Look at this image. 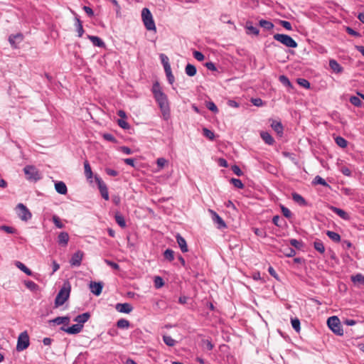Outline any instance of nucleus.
Here are the masks:
<instances>
[{
  "label": "nucleus",
  "instance_id": "1",
  "mask_svg": "<svg viewBox=\"0 0 364 364\" xmlns=\"http://www.w3.org/2000/svg\"><path fill=\"white\" fill-rule=\"evenodd\" d=\"M71 290L70 284L67 282L63 284L55 299V306L58 307L65 304L70 296Z\"/></svg>",
  "mask_w": 364,
  "mask_h": 364
},
{
  "label": "nucleus",
  "instance_id": "2",
  "mask_svg": "<svg viewBox=\"0 0 364 364\" xmlns=\"http://www.w3.org/2000/svg\"><path fill=\"white\" fill-rule=\"evenodd\" d=\"M327 325L329 328L336 335L343 336V329L339 318L336 316L329 317L327 320Z\"/></svg>",
  "mask_w": 364,
  "mask_h": 364
},
{
  "label": "nucleus",
  "instance_id": "3",
  "mask_svg": "<svg viewBox=\"0 0 364 364\" xmlns=\"http://www.w3.org/2000/svg\"><path fill=\"white\" fill-rule=\"evenodd\" d=\"M141 18L147 30L152 31L156 29V26L152 15L147 8H144L142 9Z\"/></svg>",
  "mask_w": 364,
  "mask_h": 364
},
{
  "label": "nucleus",
  "instance_id": "4",
  "mask_svg": "<svg viewBox=\"0 0 364 364\" xmlns=\"http://www.w3.org/2000/svg\"><path fill=\"white\" fill-rule=\"evenodd\" d=\"M274 38L288 48L297 47V43L288 35L277 33L274 35Z\"/></svg>",
  "mask_w": 364,
  "mask_h": 364
},
{
  "label": "nucleus",
  "instance_id": "5",
  "mask_svg": "<svg viewBox=\"0 0 364 364\" xmlns=\"http://www.w3.org/2000/svg\"><path fill=\"white\" fill-rule=\"evenodd\" d=\"M23 171L28 181H36L41 178V175L39 171L33 166H25Z\"/></svg>",
  "mask_w": 364,
  "mask_h": 364
},
{
  "label": "nucleus",
  "instance_id": "6",
  "mask_svg": "<svg viewBox=\"0 0 364 364\" xmlns=\"http://www.w3.org/2000/svg\"><path fill=\"white\" fill-rule=\"evenodd\" d=\"M16 210L18 216L23 221H27L32 217L31 213L23 203H18Z\"/></svg>",
  "mask_w": 364,
  "mask_h": 364
},
{
  "label": "nucleus",
  "instance_id": "7",
  "mask_svg": "<svg viewBox=\"0 0 364 364\" xmlns=\"http://www.w3.org/2000/svg\"><path fill=\"white\" fill-rule=\"evenodd\" d=\"M29 346V337L26 331L22 332L17 341L16 350L18 351H22L27 348Z\"/></svg>",
  "mask_w": 364,
  "mask_h": 364
},
{
  "label": "nucleus",
  "instance_id": "8",
  "mask_svg": "<svg viewBox=\"0 0 364 364\" xmlns=\"http://www.w3.org/2000/svg\"><path fill=\"white\" fill-rule=\"evenodd\" d=\"M156 100L157 101L160 108L163 111H166L168 108V102L166 96L162 92L158 93L154 95Z\"/></svg>",
  "mask_w": 364,
  "mask_h": 364
},
{
  "label": "nucleus",
  "instance_id": "9",
  "mask_svg": "<svg viewBox=\"0 0 364 364\" xmlns=\"http://www.w3.org/2000/svg\"><path fill=\"white\" fill-rule=\"evenodd\" d=\"M83 252L78 250L73 256L70 260L71 266L79 267L81 264L82 259L83 258Z\"/></svg>",
  "mask_w": 364,
  "mask_h": 364
},
{
  "label": "nucleus",
  "instance_id": "10",
  "mask_svg": "<svg viewBox=\"0 0 364 364\" xmlns=\"http://www.w3.org/2000/svg\"><path fill=\"white\" fill-rule=\"evenodd\" d=\"M60 330L66 332L68 334L73 335V334H77V333L81 332L82 330V326L80 324H77H77L73 325L70 327L62 326L60 328Z\"/></svg>",
  "mask_w": 364,
  "mask_h": 364
},
{
  "label": "nucleus",
  "instance_id": "11",
  "mask_svg": "<svg viewBox=\"0 0 364 364\" xmlns=\"http://www.w3.org/2000/svg\"><path fill=\"white\" fill-rule=\"evenodd\" d=\"M210 213L213 215V220L214 223L217 225L218 228L223 229L226 228V224L225 221L223 220V218L219 216L218 213H216L215 211L210 210Z\"/></svg>",
  "mask_w": 364,
  "mask_h": 364
},
{
  "label": "nucleus",
  "instance_id": "12",
  "mask_svg": "<svg viewBox=\"0 0 364 364\" xmlns=\"http://www.w3.org/2000/svg\"><path fill=\"white\" fill-rule=\"evenodd\" d=\"M103 288L102 282H91L90 284V289L92 294L96 296L101 294Z\"/></svg>",
  "mask_w": 364,
  "mask_h": 364
},
{
  "label": "nucleus",
  "instance_id": "13",
  "mask_svg": "<svg viewBox=\"0 0 364 364\" xmlns=\"http://www.w3.org/2000/svg\"><path fill=\"white\" fill-rule=\"evenodd\" d=\"M99 190L100 191L102 197L106 200H109V193L106 184L101 180L97 179Z\"/></svg>",
  "mask_w": 364,
  "mask_h": 364
},
{
  "label": "nucleus",
  "instance_id": "14",
  "mask_svg": "<svg viewBox=\"0 0 364 364\" xmlns=\"http://www.w3.org/2000/svg\"><path fill=\"white\" fill-rule=\"evenodd\" d=\"M116 309L120 313L129 314L132 311L133 307L129 303L117 304L116 305Z\"/></svg>",
  "mask_w": 364,
  "mask_h": 364
},
{
  "label": "nucleus",
  "instance_id": "15",
  "mask_svg": "<svg viewBox=\"0 0 364 364\" xmlns=\"http://www.w3.org/2000/svg\"><path fill=\"white\" fill-rule=\"evenodd\" d=\"M90 318V314L88 312L83 313L77 316L74 321L77 323V324H80L82 328H83V324L87 322Z\"/></svg>",
  "mask_w": 364,
  "mask_h": 364
},
{
  "label": "nucleus",
  "instance_id": "16",
  "mask_svg": "<svg viewBox=\"0 0 364 364\" xmlns=\"http://www.w3.org/2000/svg\"><path fill=\"white\" fill-rule=\"evenodd\" d=\"M330 209L333 213L337 214L339 217H341L342 219L346 220H348L350 219L349 215L346 211H344L343 210L340 209V208H336V207H334V206H331Z\"/></svg>",
  "mask_w": 364,
  "mask_h": 364
},
{
  "label": "nucleus",
  "instance_id": "17",
  "mask_svg": "<svg viewBox=\"0 0 364 364\" xmlns=\"http://www.w3.org/2000/svg\"><path fill=\"white\" fill-rule=\"evenodd\" d=\"M55 191L62 195H65L68 192V188L65 183L63 181H58L55 183Z\"/></svg>",
  "mask_w": 364,
  "mask_h": 364
},
{
  "label": "nucleus",
  "instance_id": "18",
  "mask_svg": "<svg viewBox=\"0 0 364 364\" xmlns=\"http://www.w3.org/2000/svg\"><path fill=\"white\" fill-rule=\"evenodd\" d=\"M69 241V235L66 232H61L58 236V242L59 245L66 246Z\"/></svg>",
  "mask_w": 364,
  "mask_h": 364
},
{
  "label": "nucleus",
  "instance_id": "19",
  "mask_svg": "<svg viewBox=\"0 0 364 364\" xmlns=\"http://www.w3.org/2000/svg\"><path fill=\"white\" fill-rule=\"evenodd\" d=\"M271 127L279 135L283 134L284 127L280 122L272 119Z\"/></svg>",
  "mask_w": 364,
  "mask_h": 364
},
{
  "label": "nucleus",
  "instance_id": "20",
  "mask_svg": "<svg viewBox=\"0 0 364 364\" xmlns=\"http://www.w3.org/2000/svg\"><path fill=\"white\" fill-rule=\"evenodd\" d=\"M291 196L292 199L300 205L305 206L307 205L306 200L300 194L297 193H293Z\"/></svg>",
  "mask_w": 364,
  "mask_h": 364
},
{
  "label": "nucleus",
  "instance_id": "21",
  "mask_svg": "<svg viewBox=\"0 0 364 364\" xmlns=\"http://www.w3.org/2000/svg\"><path fill=\"white\" fill-rule=\"evenodd\" d=\"M261 138L264 141V142L269 145H272L274 144V140L273 137L267 132H262L260 133Z\"/></svg>",
  "mask_w": 364,
  "mask_h": 364
},
{
  "label": "nucleus",
  "instance_id": "22",
  "mask_svg": "<svg viewBox=\"0 0 364 364\" xmlns=\"http://www.w3.org/2000/svg\"><path fill=\"white\" fill-rule=\"evenodd\" d=\"M75 26L76 31L78 33V37H81L82 36V34L84 33L82 23L77 16H75Z\"/></svg>",
  "mask_w": 364,
  "mask_h": 364
},
{
  "label": "nucleus",
  "instance_id": "23",
  "mask_svg": "<svg viewBox=\"0 0 364 364\" xmlns=\"http://www.w3.org/2000/svg\"><path fill=\"white\" fill-rule=\"evenodd\" d=\"M88 38L91 41L92 44L95 46H97V47L105 46V43L103 42V41L97 36H88Z\"/></svg>",
  "mask_w": 364,
  "mask_h": 364
},
{
  "label": "nucleus",
  "instance_id": "24",
  "mask_svg": "<svg viewBox=\"0 0 364 364\" xmlns=\"http://www.w3.org/2000/svg\"><path fill=\"white\" fill-rule=\"evenodd\" d=\"M15 265L17 268L21 269L22 272H23L27 275L31 276L33 274L32 272L22 262H21L19 261H16Z\"/></svg>",
  "mask_w": 364,
  "mask_h": 364
},
{
  "label": "nucleus",
  "instance_id": "25",
  "mask_svg": "<svg viewBox=\"0 0 364 364\" xmlns=\"http://www.w3.org/2000/svg\"><path fill=\"white\" fill-rule=\"evenodd\" d=\"M246 28L247 34H253L257 36L259 33V29L257 27L253 26L250 22H247Z\"/></svg>",
  "mask_w": 364,
  "mask_h": 364
},
{
  "label": "nucleus",
  "instance_id": "26",
  "mask_svg": "<svg viewBox=\"0 0 364 364\" xmlns=\"http://www.w3.org/2000/svg\"><path fill=\"white\" fill-rule=\"evenodd\" d=\"M51 321L57 325H60L61 323L68 325L70 323V318L68 316H59L56 317Z\"/></svg>",
  "mask_w": 364,
  "mask_h": 364
},
{
  "label": "nucleus",
  "instance_id": "27",
  "mask_svg": "<svg viewBox=\"0 0 364 364\" xmlns=\"http://www.w3.org/2000/svg\"><path fill=\"white\" fill-rule=\"evenodd\" d=\"M22 40H23V36L21 33H18L16 35H11L9 38V41L10 43L11 44V46H13L14 47H16L15 43L16 42L19 43V42L22 41Z\"/></svg>",
  "mask_w": 364,
  "mask_h": 364
},
{
  "label": "nucleus",
  "instance_id": "28",
  "mask_svg": "<svg viewBox=\"0 0 364 364\" xmlns=\"http://www.w3.org/2000/svg\"><path fill=\"white\" fill-rule=\"evenodd\" d=\"M314 247L321 254H323L325 252V247L323 243L320 240L317 239L314 242Z\"/></svg>",
  "mask_w": 364,
  "mask_h": 364
},
{
  "label": "nucleus",
  "instance_id": "29",
  "mask_svg": "<svg viewBox=\"0 0 364 364\" xmlns=\"http://www.w3.org/2000/svg\"><path fill=\"white\" fill-rule=\"evenodd\" d=\"M259 25L267 31H269L274 28V24L271 21L264 19H261L259 21Z\"/></svg>",
  "mask_w": 364,
  "mask_h": 364
},
{
  "label": "nucleus",
  "instance_id": "30",
  "mask_svg": "<svg viewBox=\"0 0 364 364\" xmlns=\"http://www.w3.org/2000/svg\"><path fill=\"white\" fill-rule=\"evenodd\" d=\"M326 235L333 242H339L341 241V236L337 232H333V231H331V230H328L326 232Z\"/></svg>",
  "mask_w": 364,
  "mask_h": 364
},
{
  "label": "nucleus",
  "instance_id": "31",
  "mask_svg": "<svg viewBox=\"0 0 364 364\" xmlns=\"http://www.w3.org/2000/svg\"><path fill=\"white\" fill-rule=\"evenodd\" d=\"M85 174L87 178H92V171L90 165L87 161L84 162Z\"/></svg>",
  "mask_w": 364,
  "mask_h": 364
},
{
  "label": "nucleus",
  "instance_id": "32",
  "mask_svg": "<svg viewBox=\"0 0 364 364\" xmlns=\"http://www.w3.org/2000/svg\"><path fill=\"white\" fill-rule=\"evenodd\" d=\"M115 220H116V223L122 228H125L126 227V222H125V220L124 218V217L119 214V213H116L115 214Z\"/></svg>",
  "mask_w": 364,
  "mask_h": 364
},
{
  "label": "nucleus",
  "instance_id": "33",
  "mask_svg": "<svg viewBox=\"0 0 364 364\" xmlns=\"http://www.w3.org/2000/svg\"><path fill=\"white\" fill-rule=\"evenodd\" d=\"M159 58L161 62V64L164 66V68H171L169 64V59L165 54L161 53L159 55Z\"/></svg>",
  "mask_w": 364,
  "mask_h": 364
},
{
  "label": "nucleus",
  "instance_id": "34",
  "mask_svg": "<svg viewBox=\"0 0 364 364\" xmlns=\"http://www.w3.org/2000/svg\"><path fill=\"white\" fill-rule=\"evenodd\" d=\"M351 280L354 283H360L364 284V275L362 274H357L351 277Z\"/></svg>",
  "mask_w": 364,
  "mask_h": 364
},
{
  "label": "nucleus",
  "instance_id": "35",
  "mask_svg": "<svg viewBox=\"0 0 364 364\" xmlns=\"http://www.w3.org/2000/svg\"><path fill=\"white\" fill-rule=\"evenodd\" d=\"M335 141H336V144L341 148H346L347 146V144H348L347 141L341 136H337L335 139Z\"/></svg>",
  "mask_w": 364,
  "mask_h": 364
},
{
  "label": "nucleus",
  "instance_id": "36",
  "mask_svg": "<svg viewBox=\"0 0 364 364\" xmlns=\"http://www.w3.org/2000/svg\"><path fill=\"white\" fill-rule=\"evenodd\" d=\"M117 326L119 328H127L129 326V321L127 319H119L117 323Z\"/></svg>",
  "mask_w": 364,
  "mask_h": 364
},
{
  "label": "nucleus",
  "instance_id": "37",
  "mask_svg": "<svg viewBox=\"0 0 364 364\" xmlns=\"http://www.w3.org/2000/svg\"><path fill=\"white\" fill-rule=\"evenodd\" d=\"M203 134L210 140H213L215 138L214 133L207 128L203 129Z\"/></svg>",
  "mask_w": 364,
  "mask_h": 364
},
{
  "label": "nucleus",
  "instance_id": "38",
  "mask_svg": "<svg viewBox=\"0 0 364 364\" xmlns=\"http://www.w3.org/2000/svg\"><path fill=\"white\" fill-rule=\"evenodd\" d=\"M154 287L156 289H159V288L162 287L164 284L163 279L159 276H156L154 277Z\"/></svg>",
  "mask_w": 364,
  "mask_h": 364
},
{
  "label": "nucleus",
  "instance_id": "39",
  "mask_svg": "<svg viewBox=\"0 0 364 364\" xmlns=\"http://www.w3.org/2000/svg\"><path fill=\"white\" fill-rule=\"evenodd\" d=\"M350 102L355 107H360L362 102L360 99L356 96H352L350 97Z\"/></svg>",
  "mask_w": 364,
  "mask_h": 364
},
{
  "label": "nucleus",
  "instance_id": "40",
  "mask_svg": "<svg viewBox=\"0 0 364 364\" xmlns=\"http://www.w3.org/2000/svg\"><path fill=\"white\" fill-rule=\"evenodd\" d=\"M164 257L168 261H172L174 258V252L170 249H167L164 253Z\"/></svg>",
  "mask_w": 364,
  "mask_h": 364
},
{
  "label": "nucleus",
  "instance_id": "41",
  "mask_svg": "<svg viewBox=\"0 0 364 364\" xmlns=\"http://www.w3.org/2000/svg\"><path fill=\"white\" fill-rule=\"evenodd\" d=\"M52 220L58 228H63L64 227V225L63 224L58 216L53 215L52 218Z\"/></svg>",
  "mask_w": 364,
  "mask_h": 364
},
{
  "label": "nucleus",
  "instance_id": "42",
  "mask_svg": "<svg viewBox=\"0 0 364 364\" xmlns=\"http://www.w3.org/2000/svg\"><path fill=\"white\" fill-rule=\"evenodd\" d=\"M280 82L286 87L292 88V85L290 82L289 80L284 75H281L279 77Z\"/></svg>",
  "mask_w": 364,
  "mask_h": 364
},
{
  "label": "nucleus",
  "instance_id": "43",
  "mask_svg": "<svg viewBox=\"0 0 364 364\" xmlns=\"http://www.w3.org/2000/svg\"><path fill=\"white\" fill-rule=\"evenodd\" d=\"M291 326L293 327V328L296 331V332H299L300 331V321L298 318H292L291 319Z\"/></svg>",
  "mask_w": 364,
  "mask_h": 364
},
{
  "label": "nucleus",
  "instance_id": "44",
  "mask_svg": "<svg viewBox=\"0 0 364 364\" xmlns=\"http://www.w3.org/2000/svg\"><path fill=\"white\" fill-rule=\"evenodd\" d=\"M230 182L232 183V185L237 188H244V185L242 183V182L241 181V180L240 179H237V178H232Z\"/></svg>",
  "mask_w": 364,
  "mask_h": 364
},
{
  "label": "nucleus",
  "instance_id": "45",
  "mask_svg": "<svg viewBox=\"0 0 364 364\" xmlns=\"http://www.w3.org/2000/svg\"><path fill=\"white\" fill-rule=\"evenodd\" d=\"M206 107L209 110L213 112L214 113H217L218 112V109L213 102H211V101L208 102L206 103Z\"/></svg>",
  "mask_w": 364,
  "mask_h": 364
},
{
  "label": "nucleus",
  "instance_id": "46",
  "mask_svg": "<svg viewBox=\"0 0 364 364\" xmlns=\"http://www.w3.org/2000/svg\"><path fill=\"white\" fill-rule=\"evenodd\" d=\"M289 243L291 245H292L293 247H294L296 249H301L303 246L302 242L296 239L290 240Z\"/></svg>",
  "mask_w": 364,
  "mask_h": 364
},
{
  "label": "nucleus",
  "instance_id": "47",
  "mask_svg": "<svg viewBox=\"0 0 364 364\" xmlns=\"http://www.w3.org/2000/svg\"><path fill=\"white\" fill-rule=\"evenodd\" d=\"M297 82L299 85H301V87H304L306 89H309L310 87V83L309 82L308 80H306L305 79L298 78Z\"/></svg>",
  "mask_w": 364,
  "mask_h": 364
},
{
  "label": "nucleus",
  "instance_id": "48",
  "mask_svg": "<svg viewBox=\"0 0 364 364\" xmlns=\"http://www.w3.org/2000/svg\"><path fill=\"white\" fill-rule=\"evenodd\" d=\"M163 339L167 346H173L175 343V341L169 336H164Z\"/></svg>",
  "mask_w": 364,
  "mask_h": 364
},
{
  "label": "nucleus",
  "instance_id": "49",
  "mask_svg": "<svg viewBox=\"0 0 364 364\" xmlns=\"http://www.w3.org/2000/svg\"><path fill=\"white\" fill-rule=\"evenodd\" d=\"M314 183L316 184H320V185H322L323 186H328V183L326 182V181L321 178V176H316L314 178Z\"/></svg>",
  "mask_w": 364,
  "mask_h": 364
},
{
  "label": "nucleus",
  "instance_id": "50",
  "mask_svg": "<svg viewBox=\"0 0 364 364\" xmlns=\"http://www.w3.org/2000/svg\"><path fill=\"white\" fill-rule=\"evenodd\" d=\"M284 253L287 257H291L296 255V251L291 247H287L284 250Z\"/></svg>",
  "mask_w": 364,
  "mask_h": 364
},
{
  "label": "nucleus",
  "instance_id": "51",
  "mask_svg": "<svg viewBox=\"0 0 364 364\" xmlns=\"http://www.w3.org/2000/svg\"><path fill=\"white\" fill-rule=\"evenodd\" d=\"M152 91H153V93L154 95H156L158 93L162 92L161 87L158 82H156L154 84L153 87H152Z\"/></svg>",
  "mask_w": 364,
  "mask_h": 364
},
{
  "label": "nucleus",
  "instance_id": "52",
  "mask_svg": "<svg viewBox=\"0 0 364 364\" xmlns=\"http://www.w3.org/2000/svg\"><path fill=\"white\" fill-rule=\"evenodd\" d=\"M157 165L159 169H162L167 163V161L164 158H159L157 159Z\"/></svg>",
  "mask_w": 364,
  "mask_h": 364
},
{
  "label": "nucleus",
  "instance_id": "53",
  "mask_svg": "<svg viewBox=\"0 0 364 364\" xmlns=\"http://www.w3.org/2000/svg\"><path fill=\"white\" fill-rule=\"evenodd\" d=\"M232 171H233V173L238 176H240L243 174L242 171H241L240 168L237 166V165H234L232 166L231 168Z\"/></svg>",
  "mask_w": 364,
  "mask_h": 364
},
{
  "label": "nucleus",
  "instance_id": "54",
  "mask_svg": "<svg viewBox=\"0 0 364 364\" xmlns=\"http://www.w3.org/2000/svg\"><path fill=\"white\" fill-rule=\"evenodd\" d=\"M105 262L109 265V267H111L112 269H115V270H119V266L114 262H112L110 260H108V259H105Z\"/></svg>",
  "mask_w": 364,
  "mask_h": 364
},
{
  "label": "nucleus",
  "instance_id": "55",
  "mask_svg": "<svg viewBox=\"0 0 364 364\" xmlns=\"http://www.w3.org/2000/svg\"><path fill=\"white\" fill-rule=\"evenodd\" d=\"M193 57L198 61H202L204 59V55L196 50L193 52Z\"/></svg>",
  "mask_w": 364,
  "mask_h": 364
},
{
  "label": "nucleus",
  "instance_id": "56",
  "mask_svg": "<svg viewBox=\"0 0 364 364\" xmlns=\"http://www.w3.org/2000/svg\"><path fill=\"white\" fill-rule=\"evenodd\" d=\"M280 24L287 30H292L291 24L290 22L287 21H280Z\"/></svg>",
  "mask_w": 364,
  "mask_h": 364
},
{
  "label": "nucleus",
  "instance_id": "57",
  "mask_svg": "<svg viewBox=\"0 0 364 364\" xmlns=\"http://www.w3.org/2000/svg\"><path fill=\"white\" fill-rule=\"evenodd\" d=\"M346 32L353 36H355V37L360 36V34L358 32L355 31V30H353V28H351L350 27L346 28Z\"/></svg>",
  "mask_w": 364,
  "mask_h": 364
},
{
  "label": "nucleus",
  "instance_id": "58",
  "mask_svg": "<svg viewBox=\"0 0 364 364\" xmlns=\"http://www.w3.org/2000/svg\"><path fill=\"white\" fill-rule=\"evenodd\" d=\"M166 73V77L168 78V82L170 84H173L174 81V77L171 73V70H165Z\"/></svg>",
  "mask_w": 364,
  "mask_h": 364
},
{
  "label": "nucleus",
  "instance_id": "59",
  "mask_svg": "<svg viewBox=\"0 0 364 364\" xmlns=\"http://www.w3.org/2000/svg\"><path fill=\"white\" fill-rule=\"evenodd\" d=\"M25 284L28 289L32 290H34L38 287V285L33 281H28L25 283Z\"/></svg>",
  "mask_w": 364,
  "mask_h": 364
},
{
  "label": "nucleus",
  "instance_id": "60",
  "mask_svg": "<svg viewBox=\"0 0 364 364\" xmlns=\"http://www.w3.org/2000/svg\"><path fill=\"white\" fill-rule=\"evenodd\" d=\"M251 102L255 106L257 107H260L263 105V102L260 98H252Z\"/></svg>",
  "mask_w": 364,
  "mask_h": 364
},
{
  "label": "nucleus",
  "instance_id": "61",
  "mask_svg": "<svg viewBox=\"0 0 364 364\" xmlns=\"http://www.w3.org/2000/svg\"><path fill=\"white\" fill-rule=\"evenodd\" d=\"M341 171L343 175L346 176H350L351 175V171L346 166L341 167Z\"/></svg>",
  "mask_w": 364,
  "mask_h": 364
},
{
  "label": "nucleus",
  "instance_id": "62",
  "mask_svg": "<svg viewBox=\"0 0 364 364\" xmlns=\"http://www.w3.org/2000/svg\"><path fill=\"white\" fill-rule=\"evenodd\" d=\"M282 212L283 213V215L286 217V218H290L291 215V211L289 210V209H288L286 207H284L282 206Z\"/></svg>",
  "mask_w": 364,
  "mask_h": 364
},
{
  "label": "nucleus",
  "instance_id": "63",
  "mask_svg": "<svg viewBox=\"0 0 364 364\" xmlns=\"http://www.w3.org/2000/svg\"><path fill=\"white\" fill-rule=\"evenodd\" d=\"M118 124L120 127H122L123 129H128L129 127V124L123 119H119Z\"/></svg>",
  "mask_w": 364,
  "mask_h": 364
},
{
  "label": "nucleus",
  "instance_id": "64",
  "mask_svg": "<svg viewBox=\"0 0 364 364\" xmlns=\"http://www.w3.org/2000/svg\"><path fill=\"white\" fill-rule=\"evenodd\" d=\"M203 342L204 345L205 346L206 348L208 350H211L213 348L214 346L210 342V341H209V340H204Z\"/></svg>",
  "mask_w": 364,
  "mask_h": 364
}]
</instances>
